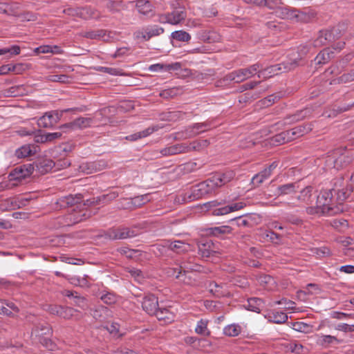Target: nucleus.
Returning <instances> with one entry per match:
<instances>
[{"label":"nucleus","instance_id":"obj_27","mask_svg":"<svg viewBox=\"0 0 354 354\" xmlns=\"http://www.w3.org/2000/svg\"><path fill=\"white\" fill-rule=\"evenodd\" d=\"M299 187V184L297 182L283 184L277 187L276 194L278 196L291 195L296 193Z\"/></svg>","mask_w":354,"mask_h":354},{"label":"nucleus","instance_id":"obj_31","mask_svg":"<svg viewBox=\"0 0 354 354\" xmlns=\"http://www.w3.org/2000/svg\"><path fill=\"white\" fill-rule=\"evenodd\" d=\"M136 7L140 14L145 16L152 15L153 12V6L148 0H138Z\"/></svg>","mask_w":354,"mask_h":354},{"label":"nucleus","instance_id":"obj_35","mask_svg":"<svg viewBox=\"0 0 354 354\" xmlns=\"http://www.w3.org/2000/svg\"><path fill=\"white\" fill-rule=\"evenodd\" d=\"M167 243V247L169 248V249L176 253L187 252L189 250L190 248L189 244L182 241H168Z\"/></svg>","mask_w":354,"mask_h":354},{"label":"nucleus","instance_id":"obj_38","mask_svg":"<svg viewBox=\"0 0 354 354\" xmlns=\"http://www.w3.org/2000/svg\"><path fill=\"white\" fill-rule=\"evenodd\" d=\"M343 342L342 339H337L335 336L326 335L318 338L317 343L323 347H328L332 344H339Z\"/></svg>","mask_w":354,"mask_h":354},{"label":"nucleus","instance_id":"obj_58","mask_svg":"<svg viewBox=\"0 0 354 354\" xmlns=\"http://www.w3.org/2000/svg\"><path fill=\"white\" fill-rule=\"evenodd\" d=\"M150 201L148 194L135 196L131 198V204L135 208L141 207Z\"/></svg>","mask_w":354,"mask_h":354},{"label":"nucleus","instance_id":"obj_57","mask_svg":"<svg viewBox=\"0 0 354 354\" xmlns=\"http://www.w3.org/2000/svg\"><path fill=\"white\" fill-rule=\"evenodd\" d=\"M100 299L107 305H112L117 302L118 297L115 294L110 292H102Z\"/></svg>","mask_w":354,"mask_h":354},{"label":"nucleus","instance_id":"obj_33","mask_svg":"<svg viewBox=\"0 0 354 354\" xmlns=\"http://www.w3.org/2000/svg\"><path fill=\"white\" fill-rule=\"evenodd\" d=\"M344 176L339 175L335 177L333 180L332 183L333 187L330 189H322L321 191H330L332 192L333 197L336 198L338 196V192L342 191L344 188H342L344 185Z\"/></svg>","mask_w":354,"mask_h":354},{"label":"nucleus","instance_id":"obj_16","mask_svg":"<svg viewBox=\"0 0 354 354\" xmlns=\"http://www.w3.org/2000/svg\"><path fill=\"white\" fill-rule=\"evenodd\" d=\"M250 73L245 71V68H240L235 70L227 74L223 78V82L240 83L249 78L248 75Z\"/></svg>","mask_w":354,"mask_h":354},{"label":"nucleus","instance_id":"obj_23","mask_svg":"<svg viewBox=\"0 0 354 354\" xmlns=\"http://www.w3.org/2000/svg\"><path fill=\"white\" fill-rule=\"evenodd\" d=\"M153 315H155L159 321H163L165 324L171 323L175 319V315L170 310L169 308L158 306Z\"/></svg>","mask_w":354,"mask_h":354},{"label":"nucleus","instance_id":"obj_5","mask_svg":"<svg viewBox=\"0 0 354 354\" xmlns=\"http://www.w3.org/2000/svg\"><path fill=\"white\" fill-rule=\"evenodd\" d=\"M74 111H82L83 109L71 108L63 109L62 111L55 110L47 112L39 118L37 125L40 128H53L61 120L64 113Z\"/></svg>","mask_w":354,"mask_h":354},{"label":"nucleus","instance_id":"obj_4","mask_svg":"<svg viewBox=\"0 0 354 354\" xmlns=\"http://www.w3.org/2000/svg\"><path fill=\"white\" fill-rule=\"evenodd\" d=\"M301 62H302L301 58L299 59H295L290 62H284L281 64L272 65L269 67L261 69V71H259V77L268 78L273 75H278L280 73H284L292 70L300 65Z\"/></svg>","mask_w":354,"mask_h":354},{"label":"nucleus","instance_id":"obj_3","mask_svg":"<svg viewBox=\"0 0 354 354\" xmlns=\"http://www.w3.org/2000/svg\"><path fill=\"white\" fill-rule=\"evenodd\" d=\"M216 190L214 183H212L210 178L201 182L196 185L192 186L189 191L183 194V201L192 202L203 196L214 192Z\"/></svg>","mask_w":354,"mask_h":354},{"label":"nucleus","instance_id":"obj_48","mask_svg":"<svg viewBox=\"0 0 354 354\" xmlns=\"http://www.w3.org/2000/svg\"><path fill=\"white\" fill-rule=\"evenodd\" d=\"M241 331V327L239 324H230L223 329V333L228 337L238 336Z\"/></svg>","mask_w":354,"mask_h":354},{"label":"nucleus","instance_id":"obj_43","mask_svg":"<svg viewBox=\"0 0 354 354\" xmlns=\"http://www.w3.org/2000/svg\"><path fill=\"white\" fill-rule=\"evenodd\" d=\"M106 7L112 13L119 12L126 8L121 0H108Z\"/></svg>","mask_w":354,"mask_h":354},{"label":"nucleus","instance_id":"obj_17","mask_svg":"<svg viewBox=\"0 0 354 354\" xmlns=\"http://www.w3.org/2000/svg\"><path fill=\"white\" fill-rule=\"evenodd\" d=\"M234 177L233 171H230L225 173H219L214 174L209 178L212 183H214L215 189L222 187L225 184L230 182Z\"/></svg>","mask_w":354,"mask_h":354},{"label":"nucleus","instance_id":"obj_19","mask_svg":"<svg viewBox=\"0 0 354 354\" xmlns=\"http://www.w3.org/2000/svg\"><path fill=\"white\" fill-rule=\"evenodd\" d=\"M188 152V147L187 144L180 143L176 144L167 147H165L160 150V153L163 156H173L179 153H184Z\"/></svg>","mask_w":354,"mask_h":354},{"label":"nucleus","instance_id":"obj_34","mask_svg":"<svg viewBox=\"0 0 354 354\" xmlns=\"http://www.w3.org/2000/svg\"><path fill=\"white\" fill-rule=\"evenodd\" d=\"M211 124L212 122L210 121H206L201 123H195L192 126L189 127V136H195L201 132H204L205 130L210 129Z\"/></svg>","mask_w":354,"mask_h":354},{"label":"nucleus","instance_id":"obj_52","mask_svg":"<svg viewBox=\"0 0 354 354\" xmlns=\"http://www.w3.org/2000/svg\"><path fill=\"white\" fill-rule=\"evenodd\" d=\"M313 127L312 123H305L294 127L293 132H295L297 136L301 137L310 132L313 129Z\"/></svg>","mask_w":354,"mask_h":354},{"label":"nucleus","instance_id":"obj_32","mask_svg":"<svg viewBox=\"0 0 354 354\" xmlns=\"http://www.w3.org/2000/svg\"><path fill=\"white\" fill-rule=\"evenodd\" d=\"M313 189L312 186H306L299 192V194L296 197V199L306 205L312 204L313 202Z\"/></svg>","mask_w":354,"mask_h":354},{"label":"nucleus","instance_id":"obj_39","mask_svg":"<svg viewBox=\"0 0 354 354\" xmlns=\"http://www.w3.org/2000/svg\"><path fill=\"white\" fill-rule=\"evenodd\" d=\"M315 15L313 12H304L295 10L293 20L298 22L308 23L315 18Z\"/></svg>","mask_w":354,"mask_h":354},{"label":"nucleus","instance_id":"obj_1","mask_svg":"<svg viewBox=\"0 0 354 354\" xmlns=\"http://www.w3.org/2000/svg\"><path fill=\"white\" fill-rule=\"evenodd\" d=\"M344 211V205L337 203L330 191H320L317 196L316 205L306 208L308 214L318 216H332Z\"/></svg>","mask_w":354,"mask_h":354},{"label":"nucleus","instance_id":"obj_28","mask_svg":"<svg viewBox=\"0 0 354 354\" xmlns=\"http://www.w3.org/2000/svg\"><path fill=\"white\" fill-rule=\"evenodd\" d=\"M312 113L313 109L307 107L296 111L294 114L287 116L285 120H286V122L289 124L296 122L310 116Z\"/></svg>","mask_w":354,"mask_h":354},{"label":"nucleus","instance_id":"obj_51","mask_svg":"<svg viewBox=\"0 0 354 354\" xmlns=\"http://www.w3.org/2000/svg\"><path fill=\"white\" fill-rule=\"evenodd\" d=\"M195 332L199 335L209 336L210 331L207 328V321L203 319L198 321L195 328Z\"/></svg>","mask_w":354,"mask_h":354},{"label":"nucleus","instance_id":"obj_15","mask_svg":"<svg viewBox=\"0 0 354 354\" xmlns=\"http://www.w3.org/2000/svg\"><path fill=\"white\" fill-rule=\"evenodd\" d=\"M36 170L35 162L19 165L13 170L15 179H24L30 176Z\"/></svg>","mask_w":354,"mask_h":354},{"label":"nucleus","instance_id":"obj_61","mask_svg":"<svg viewBox=\"0 0 354 354\" xmlns=\"http://www.w3.org/2000/svg\"><path fill=\"white\" fill-rule=\"evenodd\" d=\"M283 218L286 222L289 223L299 225L303 223V220L298 217L297 215L291 214V213H283Z\"/></svg>","mask_w":354,"mask_h":354},{"label":"nucleus","instance_id":"obj_63","mask_svg":"<svg viewBox=\"0 0 354 354\" xmlns=\"http://www.w3.org/2000/svg\"><path fill=\"white\" fill-rule=\"evenodd\" d=\"M288 133L286 131L281 132L272 138V142L277 145H282L289 142Z\"/></svg>","mask_w":354,"mask_h":354},{"label":"nucleus","instance_id":"obj_55","mask_svg":"<svg viewBox=\"0 0 354 354\" xmlns=\"http://www.w3.org/2000/svg\"><path fill=\"white\" fill-rule=\"evenodd\" d=\"M118 196V194L116 192H111L107 194H103L96 197V203L99 205H104L115 199Z\"/></svg>","mask_w":354,"mask_h":354},{"label":"nucleus","instance_id":"obj_60","mask_svg":"<svg viewBox=\"0 0 354 354\" xmlns=\"http://www.w3.org/2000/svg\"><path fill=\"white\" fill-rule=\"evenodd\" d=\"M354 81V68L344 73L342 75L337 79L333 80V82L338 84L348 83Z\"/></svg>","mask_w":354,"mask_h":354},{"label":"nucleus","instance_id":"obj_12","mask_svg":"<svg viewBox=\"0 0 354 354\" xmlns=\"http://www.w3.org/2000/svg\"><path fill=\"white\" fill-rule=\"evenodd\" d=\"M82 194L68 195L60 197L57 199L56 205L61 209L73 207L78 209L82 207L81 202L82 201Z\"/></svg>","mask_w":354,"mask_h":354},{"label":"nucleus","instance_id":"obj_14","mask_svg":"<svg viewBox=\"0 0 354 354\" xmlns=\"http://www.w3.org/2000/svg\"><path fill=\"white\" fill-rule=\"evenodd\" d=\"M141 303L143 310L149 315H153L159 306L158 298L151 293L145 295Z\"/></svg>","mask_w":354,"mask_h":354},{"label":"nucleus","instance_id":"obj_49","mask_svg":"<svg viewBox=\"0 0 354 354\" xmlns=\"http://www.w3.org/2000/svg\"><path fill=\"white\" fill-rule=\"evenodd\" d=\"M268 178H270V176L262 170L252 177L251 184L253 187H258Z\"/></svg>","mask_w":354,"mask_h":354},{"label":"nucleus","instance_id":"obj_6","mask_svg":"<svg viewBox=\"0 0 354 354\" xmlns=\"http://www.w3.org/2000/svg\"><path fill=\"white\" fill-rule=\"evenodd\" d=\"M139 234L136 227L110 228L104 233V238L109 240H120L136 236Z\"/></svg>","mask_w":354,"mask_h":354},{"label":"nucleus","instance_id":"obj_64","mask_svg":"<svg viewBox=\"0 0 354 354\" xmlns=\"http://www.w3.org/2000/svg\"><path fill=\"white\" fill-rule=\"evenodd\" d=\"M331 225L337 230L342 231L348 228V223L344 218H335L331 221Z\"/></svg>","mask_w":354,"mask_h":354},{"label":"nucleus","instance_id":"obj_26","mask_svg":"<svg viewBox=\"0 0 354 354\" xmlns=\"http://www.w3.org/2000/svg\"><path fill=\"white\" fill-rule=\"evenodd\" d=\"M36 171L40 174H45L55 166V162L50 159H41L35 162Z\"/></svg>","mask_w":354,"mask_h":354},{"label":"nucleus","instance_id":"obj_41","mask_svg":"<svg viewBox=\"0 0 354 354\" xmlns=\"http://www.w3.org/2000/svg\"><path fill=\"white\" fill-rule=\"evenodd\" d=\"M26 89L24 85H17L12 86L3 91L5 97H17L24 95Z\"/></svg>","mask_w":354,"mask_h":354},{"label":"nucleus","instance_id":"obj_25","mask_svg":"<svg viewBox=\"0 0 354 354\" xmlns=\"http://www.w3.org/2000/svg\"><path fill=\"white\" fill-rule=\"evenodd\" d=\"M255 279L258 281L259 286L267 290H272L275 285L274 278L269 275L263 273H259L254 275Z\"/></svg>","mask_w":354,"mask_h":354},{"label":"nucleus","instance_id":"obj_54","mask_svg":"<svg viewBox=\"0 0 354 354\" xmlns=\"http://www.w3.org/2000/svg\"><path fill=\"white\" fill-rule=\"evenodd\" d=\"M19 3L17 2L5 3V14L11 16H17Z\"/></svg>","mask_w":354,"mask_h":354},{"label":"nucleus","instance_id":"obj_11","mask_svg":"<svg viewBox=\"0 0 354 354\" xmlns=\"http://www.w3.org/2000/svg\"><path fill=\"white\" fill-rule=\"evenodd\" d=\"M329 153V157L333 159L335 166L344 167L348 165L352 160L349 155L350 151H347L346 148H337Z\"/></svg>","mask_w":354,"mask_h":354},{"label":"nucleus","instance_id":"obj_62","mask_svg":"<svg viewBox=\"0 0 354 354\" xmlns=\"http://www.w3.org/2000/svg\"><path fill=\"white\" fill-rule=\"evenodd\" d=\"M32 154L30 145H24L17 149L15 151V156L18 158H26Z\"/></svg>","mask_w":354,"mask_h":354},{"label":"nucleus","instance_id":"obj_40","mask_svg":"<svg viewBox=\"0 0 354 354\" xmlns=\"http://www.w3.org/2000/svg\"><path fill=\"white\" fill-rule=\"evenodd\" d=\"M203 267L198 264V263H192V265L189 264H183L180 265L179 268V271L178 274L176 275V278L179 277V275L182 273H187L189 272H201L203 271Z\"/></svg>","mask_w":354,"mask_h":354},{"label":"nucleus","instance_id":"obj_50","mask_svg":"<svg viewBox=\"0 0 354 354\" xmlns=\"http://www.w3.org/2000/svg\"><path fill=\"white\" fill-rule=\"evenodd\" d=\"M87 278V275H84L83 277L74 276L68 278V280L73 285L80 287H88L89 284Z\"/></svg>","mask_w":354,"mask_h":354},{"label":"nucleus","instance_id":"obj_42","mask_svg":"<svg viewBox=\"0 0 354 354\" xmlns=\"http://www.w3.org/2000/svg\"><path fill=\"white\" fill-rule=\"evenodd\" d=\"M32 333L40 337H46L52 333V328L48 324H39L34 326Z\"/></svg>","mask_w":354,"mask_h":354},{"label":"nucleus","instance_id":"obj_45","mask_svg":"<svg viewBox=\"0 0 354 354\" xmlns=\"http://www.w3.org/2000/svg\"><path fill=\"white\" fill-rule=\"evenodd\" d=\"M72 299L73 300V304L79 307L80 309L86 310L88 308L87 299L84 297L81 296L77 292L75 293Z\"/></svg>","mask_w":354,"mask_h":354},{"label":"nucleus","instance_id":"obj_9","mask_svg":"<svg viewBox=\"0 0 354 354\" xmlns=\"http://www.w3.org/2000/svg\"><path fill=\"white\" fill-rule=\"evenodd\" d=\"M186 16L187 15L184 9L180 8L179 10H174L171 12L160 15L158 21L162 24L168 23L176 25L184 21Z\"/></svg>","mask_w":354,"mask_h":354},{"label":"nucleus","instance_id":"obj_36","mask_svg":"<svg viewBox=\"0 0 354 354\" xmlns=\"http://www.w3.org/2000/svg\"><path fill=\"white\" fill-rule=\"evenodd\" d=\"M159 129L158 126H153L147 128L146 129L135 133L133 134L129 135L126 137V139L130 141H136L138 139H141L148 136L151 135L154 131H158Z\"/></svg>","mask_w":354,"mask_h":354},{"label":"nucleus","instance_id":"obj_56","mask_svg":"<svg viewBox=\"0 0 354 354\" xmlns=\"http://www.w3.org/2000/svg\"><path fill=\"white\" fill-rule=\"evenodd\" d=\"M209 142L207 140H201L194 141L187 145L188 147V152L192 150H200L202 148L206 147L209 145Z\"/></svg>","mask_w":354,"mask_h":354},{"label":"nucleus","instance_id":"obj_53","mask_svg":"<svg viewBox=\"0 0 354 354\" xmlns=\"http://www.w3.org/2000/svg\"><path fill=\"white\" fill-rule=\"evenodd\" d=\"M346 29L347 24L345 22H341L338 24L336 26H334L331 28L332 35L333 34L335 39H338L345 33Z\"/></svg>","mask_w":354,"mask_h":354},{"label":"nucleus","instance_id":"obj_37","mask_svg":"<svg viewBox=\"0 0 354 354\" xmlns=\"http://www.w3.org/2000/svg\"><path fill=\"white\" fill-rule=\"evenodd\" d=\"M264 301L259 297H251L248 299L246 308L248 310L259 313L263 307Z\"/></svg>","mask_w":354,"mask_h":354},{"label":"nucleus","instance_id":"obj_29","mask_svg":"<svg viewBox=\"0 0 354 354\" xmlns=\"http://www.w3.org/2000/svg\"><path fill=\"white\" fill-rule=\"evenodd\" d=\"M64 12L68 15L77 16L84 19H87L92 17V12L89 8H70L65 9Z\"/></svg>","mask_w":354,"mask_h":354},{"label":"nucleus","instance_id":"obj_20","mask_svg":"<svg viewBox=\"0 0 354 354\" xmlns=\"http://www.w3.org/2000/svg\"><path fill=\"white\" fill-rule=\"evenodd\" d=\"M336 39L334 35H332V30H322L319 32L317 38L313 41L314 46H321L327 44L329 42L335 41Z\"/></svg>","mask_w":354,"mask_h":354},{"label":"nucleus","instance_id":"obj_18","mask_svg":"<svg viewBox=\"0 0 354 354\" xmlns=\"http://www.w3.org/2000/svg\"><path fill=\"white\" fill-rule=\"evenodd\" d=\"M198 254L202 257H209L214 252L213 248L214 243L212 240L201 239L197 243Z\"/></svg>","mask_w":354,"mask_h":354},{"label":"nucleus","instance_id":"obj_47","mask_svg":"<svg viewBox=\"0 0 354 354\" xmlns=\"http://www.w3.org/2000/svg\"><path fill=\"white\" fill-rule=\"evenodd\" d=\"M117 252L129 259L136 258L140 255V250L130 249L127 247L119 248L117 249Z\"/></svg>","mask_w":354,"mask_h":354},{"label":"nucleus","instance_id":"obj_30","mask_svg":"<svg viewBox=\"0 0 354 354\" xmlns=\"http://www.w3.org/2000/svg\"><path fill=\"white\" fill-rule=\"evenodd\" d=\"M181 68V64L180 62H175L169 64H152L149 66V69L151 71H178Z\"/></svg>","mask_w":354,"mask_h":354},{"label":"nucleus","instance_id":"obj_2","mask_svg":"<svg viewBox=\"0 0 354 354\" xmlns=\"http://www.w3.org/2000/svg\"><path fill=\"white\" fill-rule=\"evenodd\" d=\"M243 202L232 203L226 204L223 200H217L207 202L204 204L207 211H210L213 216H223L230 212L240 210L245 207Z\"/></svg>","mask_w":354,"mask_h":354},{"label":"nucleus","instance_id":"obj_24","mask_svg":"<svg viewBox=\"0 0 354 354\" xmlns=\"http://www.w3.org/2000/svg\"><path fill=\"white\" fill-rule=\"evenodd\" d=\"M198 37L201 41L207 43L219 42L221 39V36L213 30H201L198 32Z\"/></svg>","mask_w":354,"mask_h":354},{"label":"nucleus","instance_id":"obj_8","mask_svg":"<svg viewBox=\"0 0 354 354\" xmlns=\"http://www.w3.org/2000/svg\"><path fill=\"white\" fill-rule=\"evenodd\" d=\"M165 30L158 25H148L142 27L134 32L136 39L142 38L145 41H149L152 37L162 35Z\"/></svg>","mask_w":354,"mask_h":354},{"label":"nucleus","instance_id":"obj_7","mask_svg":"<svg viewBox=\"0 0 354 354\" xmlns=\"http://www.w3.org/2000/svg\"><path fill=\"white\" fill-rule=\"evenodd\" d=\"M91 215V212L90 210H88L86 208H73L71 213L64 216V219L65 220L64 225H73L74 224L82 222L88 218H89Z\"/></svg>","mask_w":354,"mask_h":354},{"label":"nucleus","instance_id":"obj_44","mask_svg":"<svg viewBox=\"0 0 354 354\" xmlns=\"http://www.w3.org/2000/svg\"><path fill=\"white\" fill-rule=\"evenodd\" d=\"M232 231V228L229 225L212 227L207 229V234L213 236H219L221 234H230Z\"/></svg>","mask_w":354,"mask_h":354},{"label":"nucleus","instance_id":"obj_59","mask_svg":"<svg viewBox=\"0 0 354 354\" xmlns=\"http://www.w3.org/2000/svg\"><path fill=\"white\" fill-rule=\"evenodd\" d=\"M171 38L179 41H188L191 39V35L184 30H176L171 33Z\"/></svg>","mask_w":354,"mask_h":354},{"label":"nucleus","instance_id":"obj_13","mask_svg":"<svg viewBox=\"0 0 354 354\" xmlns=\"http://www.w3.org/2000/svg\"><path fill=\"white\" fill-rule=\"evenodd\" d=\"M91 118L80 117L73 122L66 123L59 127L64 132H69L77 129H84L90 126Z\"/></svg>","mask_w":354,"mask_h":354},{"label":"nucleus","instance_id":"obj_10","mask_svg":"<svg viewBox=\"0 0 354 354\" xmlns=\"http://www.w3.org/2000/svg\"><path fill=\"white\" fill-rule=\"evenodd\" d=\"M46 310L51 315H57L65 319L72 318L77 311L72 307L57 304L48 305Z\"/></svg>","mask_w":354,"mask_h":354},{"label":"nucleus","instance_id":"obj_46","mask_svg":"<svg viewBox=\"0 0 354 354\" xmlns=\"http://www.w3.org/2000/svg\"><path fill=\"white\" fill-rule=\"evenodd\" d=\"M268 317L270 322L275 324H283L288 320V315L283 312H272Z\"/></svg>","mask_w":354,"mask_h":354},{"label":"nucleus","instance_id":"obj_21","mask_svg":"<svg viewBox=\"0 0 354 354\" xmlns=\"http://www.w3.org/2000/svg\"><path fill=\"white\" fill-rule=\"evenodd\" d=\"M349 181L350 183L345 189L338 192V196L336 197V201L340 205H344V202L350 196L351 193L354 194V172L351 174Z\"/></svg>","mask_w":354,"mask_h":354},{"label":"nucleus","instance_id":"obj_22","mask_svg":"<svg viewBox=\"0 0 354 354\" xmlns=\"http://www.w3.org/2000/svg\"><path fill=\"white\" fill-rule=\"evenodd\" d=\"M334 57V52L330 48H326L321 50L315 57L313 62L315 66H322L328 63Z\"/></svg>","mask_w":354,"mask_h":354}]
</instances>
